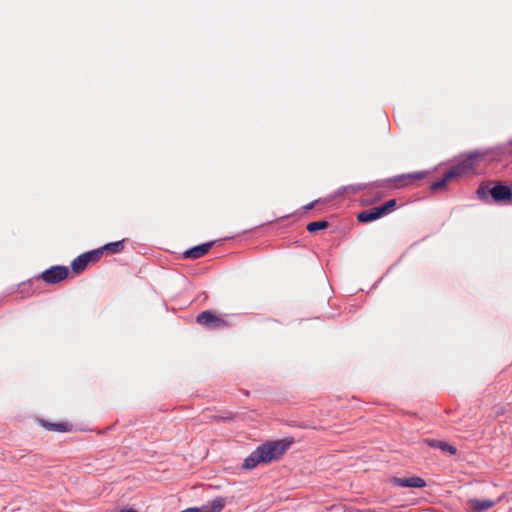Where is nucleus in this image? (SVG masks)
Instances as JSON below:
<instances>
[{"mask_svg":"<svg viewBox=\"0 0 512 512\" xmlns=\"http://www.w3.org/2000/svg\"><path fill=\"white\" fill-rule=\"evenodd\" d=\"M292 440L281 439L276 441H267L258 446L243 462L242 467L250 470L259 464H268L280 459L290 448Z\"/></svg>","mask_w":512,"mask_h":512,"instance_id":"obj_1","label":"nucleus"},{"mask_svg":"<svg viewBox=\"0 0 512 512\" xmlns=\"http://www.w3.org/2000/svg\"><path fill=\"white\" fill-rule=\"evenodd\" d=\"M489 194L494 202L507 203L512 201V183L506 184L501 180L490 181Z\"/></svg>","mask_w":512,"mask_h":512,"instance_id":"obj_2","label":"nucleus"},{"mask_svg":"<svg viewBox=\"0 0 512 512\" xmlns=\"http://www.w3.org/2000/svg\"><path fill=\"white\" fill-rule=\"evenodd\" d=\"M68 274L66 266H52L42 273L41 278L48 284H56L66 279Z\"/></svg>","mask_w":512,"mask_h":512,"instance_id":"obj_3","label":"nucleus"},{"mask_svg":"<svg viewBox=\"0 0 512 512\" xmlns=\"http://www.w3.org/2000/svg\"><path fill=\"white\" fill-rule=\"evenodd\" d=\"M463 172L464 168L460 165L451 167L440 180L435 181L430 185V189L432 191L444 189L452 179L461 176Z\"/></svg>","mask_w":512,"mask_h":512,"instance_id":"obj_4","label":"nucleus"},{"mask_svg":"<svg viewBox=\"0 0 512 512\" xmlns=\"http://www.w3.org/2000/svg\"><path fill=\"white\" fill-rule=\"evenodd\" d=\"M197 323L209 328H219L227 325L225 320L209 310L202 311L197 316Z\"/></svg>","mask_w":512,"mask_h":512,"instance_id":"obj_5","label":"nucleus"},{"mask_svg":"<svg viewBox=\"0 0 512 512\" xmlns=\"http://www.w3.org/2000/svg\"><path fill=\"white\" fill-rule=\"evenodd\" d=\"M500 499L491 500V499H469L467 501V505L473 512H485L492 507H494Z\"/></svg>","mask_w":512,"mask_h":512,"instance_id":"obj_6","label":"nucleus"},{"mask_svg":"<svg viewBox=\"0 0 512 512\" xmlns=\"http://www.w3.org/2000/svg\"><path fill=\"white\" fill-rule=\"evenodd\" d=\"M214 245V242H206V243H203L201 245H197V246H194L190 249H187L184 253H183V256L184 258H187V259H198L204 255H206L209 250L212 248V246Z\"/></svg>","mask_w":512,"mask_h":512,"instance_id":"obj_7","label":"nucleus"},{"mask_svg":"<svg viewBox=\"0 0 512 512\" xmlns=\"http://www.w3.org/2000/svg\"><path fill=\"white\" fill-rule=\"evenodd\" d=\"M381 217H383V214H382L379 206L371 208V209L363 210L357 214V220L360 223H369V222L378 220Z\"/></svg>","mask_w":512,"mask_h":512,"instance_id":"obj_8","label":"nucleus"},{"mask_svg":"<svg viewBox=\"0 0 512 512\" xmlns=\"http://www.w3.org/2000/svg\"><path fill=\"white\" fill-rule=\"evenodd\" d=\"M393 482L400 487L423 488L426 486L424 479L420 477L394 478Z\"/></svg>","mask_w":512,"mask_h":512,"instance_id":"obj_9","label":"nucleus"},{"mask_svg":"<svg viewBox=\"0 0 512 512\" xmlns=\"http://www.w3.org/2000/svg\"><path fill=\"white\" fill-rule=\"evenodd\" d=\"M425 443L431 448L440 449L443 452H447L449 454H455L457 452V449L453 445H450L449 443L444 441L435 439H425Z\"/></svg>","mask_w":512,"mask_h":512,"instance_id":"obj_10","label":"nucleus"},{"mask_svg":"<svg viewBox=\"0 0 512 512\" xmlns=\"http://www.w3.org/2000/svg\"><path fill=\"white\" fill-rule=\"evenodd\" d=\"M89 263H90L89 260L86 258V256L83 253V254L79 255L78 257H76L72 261L71 268H72L73 272L80 273L86 269V267Z\"/></svg>","mask_w":512,"mask_h":512,"instance_id":"obj_11","label":"nucleus"},{"mask_svg":"<svg viewBox=\"0 0 512 512\" xmlns=\"http://www.w3.org/2000/svg\"><path fill=\"white\" fill-rule=\"evenodd\" d=\"M43 426L46 427L50 431H57V432H68L71 429V425L66 422L50 423V422L43 421Z\"/></svg>","mask_w":512,"mask_h":512,"instance_id":"obj_12","label":"nucleus"},{"mask_svg":"<svg viewBox=\"0 0 512 512\" xmlns=\"http://www.w3.org/2000/svg\"><path fill=\"white\" fill-rule=\"evenodd\" d=\"M124 247H125V239H122L120 241L108 243V244L104 245L102 248H103V251L109 252L111 254H116V253H120L121 251H123Z\"/></svg>","mask_w":512,"mask_h":512,"instance_id":"obj_13","label":"nucleus"},{"mask_svg":"<svg viewBox=\"0 0 512 512\" xmlns=\"http://www.w3.org/2000/svg\"><path fill=\"white\" fill-rule=\"evenodd\" d=\"M329 226V222L326 221V220H322V221H315V222H310L306 229L310 232V233H315L317 231H320V230H323V229H326L327 227Z\"/></svg>","mask_w":512,"mask_h":512,"instance_id":"obj_14","label":"nucleus"},{"mask_svg":"<svg viewBox=\"0 0 512 512\" xmlns=\"http://www.w3.org/2000/svg\"><path fill=\"white\" fill-rule=\"evenodd\" d=\"M425 176H426V172H413V173L397 176L394 178V181L400 182L404 179H409V180H413V181L421 180V179L425 178Z\"/></svg>","mask_w":512,"mask_h":512,"instance_id":"obj_15","label":"nucleus"},{"mask_svg":"<svg viewBox=\"0 0 512 512\" xmlns=\"http://www.w3.org/2000/svg\"><path fill=\"white\" fill-rule=\"evenodd\" d=\"M490 188H491L490 181H488L487 183H481L479 185V187L477 188V190H476L477 196L481 200L486 201L488 199V195H490L489 194V189Z\"/></svg>","mask_w":512,"mask_h":512,"instance_id":"obj_16","label":"nucleus"},{"mask_svg":"<svg viewBox=\"0 0 512 512\" xmlns=\"http://www.w3.org/2000/svg\"><path fill=\"white\" fill-rule=\"evenodd\" d=\"M103 248L95 249L92 251L85 252L84 255L89 260V262H97L101 256L103 255Z\"/></svg>","mask_w":512,"mask_h":512,"instance_id":"obj_17","label":"nucleus"},{"mask_svg":"<svg viewBox=\"0 0 512 512\" xmlns=\"http://www.w3.org/2000/svg\"><path fill=\"white\" fill-rule=\"evenodd\" d=\"M397 203H396V200L395 199H391V200H388L385 204L379 206L383 216L389 214L390 212H392L395 207H396Z\"/></svg>","mask_w":512,"mask_h":512,"instance_id":"obj_18","label":"nucleus"},{"mask_svg":"<svg viewBox=\"0 0 512 512\" xmlns=\"http://www.w3.org/2000/svg\"><path fill=\"white\" fill-rule=\"evenodd\" d=\"M364 188L363 185H357V186H348V187H343L342 190H351L353 193H357L358 191L362 190Z\"/></svg>","mask_w":512,"mask_h":512,"instance_id":"obj_19","label":"nucleus"},{"mask_svg":"<svg viewBox=\"0 0 512 512\" xmlns=\"http://www.w3.org/2000/svg\"><path fill=\"white\" fill-rule=\"evenodd\" d=\"M314 204H315V202H311V203L307 204L304 208L306 210H310V209H312L314 207Z\"/></svg>","mask_w":512,"mask_h":512,"instance_id":"obj_20","label":"nucleus"}]
</instances>
